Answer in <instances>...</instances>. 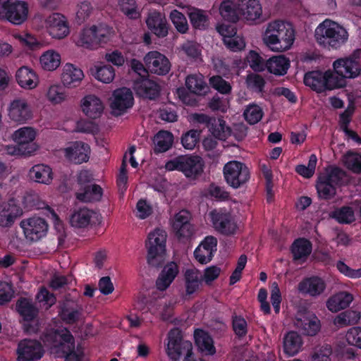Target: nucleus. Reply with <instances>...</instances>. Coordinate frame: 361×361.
Instances as JSON below:
<instances>
[{
    "instance_id": "f257e3e1",
    "label": "nucleus",
    "mask_w": 361,
    "mask_h": 361,
    "mask_svg": "<svg viewBox=\"0 0 361 361\" xmlns=\"http://www.w3.org/2000/svg\"><path fill=\"white\" fill-rule=\"evenodd\" d=\"M113 30L111 20H100L96 24L85 26L78 33L76 46L89 50L104 47L111 41Z\"/></svg>"
},
{
    "instance_id": "f03ea898",
    "label": "nucleus",
    "mask_w": 361,
    "mask_h": 361,
    "mask_svg": "<svg viewBox=\"0 0 361 361\" xmlns=\"http://www.w3.org/2000/svg\"><path fill=\"white\" fill-rule=\"evenodd\" d=\"M43 341L50 348L51 353L65 357V361H82L83 351L80 348L74 349L73 338L67 329L50 331L45 335Z\"/></svg>"
},
{
    "instance_id": "7ed1b4c3",
    "label": "nucleus",
    "mask_w": 361,
    "mask_h": 361,
    "mask_svg": "<svg viewBox=\"0 0 361 361\" xmlns=\"http://www.w3.org/2000/svg\"><path fill=\"white\" fill-rule=\"evenodd\" d=\"M235 4L229 0L224 1L219 7L222 18L228 23H235L239 19V14L247 20L254 21L262 16V9L259 0H234Z\"/></svg>"
},
{
    "instance_id": "20e7f679",
    "label": "nucleus",
    "mask_w": 361,
    "mask_h": 361,
    "mask_svg": "<svg viewBox=\"0 0 361 361\" xmlns=\"http://www.w3.org/2000/svg\"><path fill=\"white\" fill-rule=\"evenodd\" d=\"M295 40V31L290 24L281 20L269 23L263 37L264 44L273 51L289 49Z\"/></svg>"
},
{
    "instance_id": "39448f33",
    "label": "nucleus",
    "mask_w": 361,
    "mask_h": 361,
    "mask_svg": "<svg viewBox=\"0 0 361 361\" xmlns=\"http://www.w3.org/2000/svg\"><path fill=\"white\" fill-rule=\"evenodd\" d=\"M314 37L317 43L328 49H337L348 38L346 30L334 21L326 19L315 29Z\"/></svg>"
},
{
    "instance_id": "423d86ee",
    "label": "nucleus",
    "mask_w": 361,
    "mask_h": 361,
    "mask_svg": "<svg viewBox=\"0 0 361 361\" xmlns=\"http://www.w3.org/2000/svg\"><path fill=\"white\" fill-rule=\"evenodd\" d=\"M346 172L338 166H331L320 173L316 183V189L320 199L329 200L334 197L338 187L343 185Z\"/></svg>"
},
{
    "instance_id": "0eeeda50",
    "label": "nucleus",
    "mask_w": 361,
    "mask_h": 361,
    "mask_svg": "<svg viewBox=\"0 0 361 361\" xmlns=\"http://www.w3.org/2000/svg\"><path fill=\"white\" fill-rule=\"evenodd\" d=\"M167 340L166 352L171 360L177 361L185 355L183 361H197L192 352V343L183 339V331L180 328L171 329L167 334Z\"/></svg>"
},
{
    "instance_id": "6e6552de",
    "label": "nucleus",
    "mask_w": 361,
    "mask_h": 361,
    "mask_svg": "<svg viewBox=\"0 0 361 361\" xmlns=\"http://www.w3.org/2000/svg\"><path fill=\"white\" fill-rule=\"evenodd\" d=\"M166 231L160 228H156L148 234L145 247L149 266L154 268L163 266L166 252Z\"/></svg>"
},
{
    "instance_id": "1a4fd4ad",
    "label": "nucleus",
    "mask_w": 361,
    "mask_h": 361,
    "mask_svg": "<svg viewBox=\"0 0 361 361\" xmlns=\"http://www.w3.org/2000/svg\"><path fill=\"white\" fill-rule=\"evenodd\" d=\"M204 162L202 157L195 155H181L169 160L165 164L167 171H181L185 177L197 179L203 173Z\"/></svg>"
},
{
    "instance_id": "9d476101",
    "label": "nucleus",
    "mask_w": 361,
    "mask_h": 361,
    "mask_svg": "<svg viewBox=\"0 0 361 361\" xmlns=\"http://www.w3.org/2000/svg\"><path fill=\"white\" fill-rule=\"evenodd\" d=\"M35 20L41 23L42 28L52 39H63L71 33L68 18L60 13L54 12L42 17L36 16Z\"/></svg>"
},
{
    "instance_id": "9b49d317",
    "label": "nucleus",
    "mask_w": 361,
    "mask_h": 361,
    "mask_svg": "<svg viewBox=\"0 0 361 361\" xmlns=\"http://www.w3.org/2000/svg\"><path fill=\"white\" fill-rule=\"evenodd\" d=\"M29 14L27 4L21 0H0V20L15 25L24 23Z\"/></svg>"
},
{
    "instance_id": "f8f14e48",
    "label": "nucleus",
    "mask_w": 361,
    "mask_h": 361,
    "mask_svg": "<svg viewBox=\"0 0 361 361\" xmlns=\"http://www.w3.org/2000/svg\"><path fill=\"white\" fill-rule=\"evenodd\" d=\"M223 173L227 184L235 189L246 183L250 178L249 168L245 164L238 161L226 163L224 166Z\"/></svg>"
},
{
    "instance_id": "ddd939ff",
    "label": "nucleus",
    "mask_w": 361,
    "mask_h": 361,
    "mask_svg": "<svg viewBox=\"0 0 361 361\" xmlns=\"http://www.w3.org/2000/svg\"><path fill=\"white\" fill-rule=\"evenodd\" d=\"M360 50L355 51L348 57L339 58L333 63L334 71L344 80L355 78L361 74Z\"/></svg>"
},
{
    "instance_id": "4468645a",
    "label": "nucleus",
    "mask_w": 361,
    "mask_h": 361,
    "mask_svg": "<svg viewBox=\"0 0 361 361\" xmlns=\"http://www.w3.org/2000/svg\"><path fill=\"white\" fill-rule=\"evenodd\" d=\"M6 113L8 118L17 124H24L33 118V111L25 97H15L7 105Z\"/></svg>"
},
{
    "instance_id": "2eb2a0df",
    "label": "nucleus",
    "mask_w": 361,
    "mask_h": 361,
    "mask_svg": "<svg viewBox=\"0 0 361 361\" xmlns=\"http://www.w3.org/2000/svg\"><path fill=\"white\" fill-rule=\"evenodd\" d=\"M209 218L213 228L221 234L231 235L238 228L231 214L223 209H214L209 212Z\"/></svg>"
},
{
    "instance_id": "dca6fc26",
    "label": "nucleus",
    "mask_w": 361,
    "mask_h": 361,
    "mask_svg": "<svg viewBox=\"0 0 361 361\" xmlns=\"http://www.w3.org/2000/svg\"><path fill=\"white\" fill-rule=\"evenodd\" d=\"M132 88L138 97L155 100L160 95L161 87L149 75L133 76Z\"/></svg>"
},
{
    "instance_id": "f3484780",
    "label": "nucleus",
    "mask_w": 361,
    "mask_h": 361,
    "mask_svg": "<svg viewBox=\"0 0 361 361\" xmlns=\"http://www.w3.org/2000/svg\"><path fill=\"white\" fill-rule=\"evenodd\" d=\"M20 226L26 240L29 242H37L41 240L48 231L47 221L39 216H32L22 220Z\"/></svg>"
},
{
    "instance_id": "a211bd4d",
    "label": "nucleus",
    "mask_w": 361,
    "mask_h": 361,
    "mask_svg": "<svg viewBox=\"0 0 361 361\" xmlns=\"http://www.w3.org/2000/svg\"><path fill=\"white\" fill-rule=\"evenodd\" d=\"M37 136V130L35 128L23 126L14 131L12 140L31 157L39 149V145L35 142Z\"/></svg>"
},
{
    "instance_id": "6ab92c4d",
    "label": "nucleus",
    "mask_w": 361,
    "mask_h": 361,
    "mask_svg": "<svg viewBox=\"0 0 361 361\" xmlns=\"http://www.w3.org/2000/svg\"><path fill=\"white\" fill-rule=\"evenodd\" d=\"M80 110L89 119H99L104 114L105 104L97 95L87 94L83 96L79 102Z\"/></svg>"
},
{
    "instance_id": "aec40b11",
    "label": "nucleus",
    "mask_w": 361,
    "mask_h": 361,
    "mask_svg": "<svg viewBox=\"0 0 361 361\" xmlns=\"http://www.w3.org/2000/svg\"><path fill=\"white\" fill-rule=\"evenodd\" d=\"M62 151L68 161L80 164L89 160L91 149L87 143L73 141L68 142Z\"/></svg>"
},
{
    "instance_id": "412c9836",
    "label": "nucleus",
    "mask_w": 361,
    "mask_h": 361,
    "mask_svg": "<svg viewBox=\"0 0 361 361\" xmlns=\"http://www.w3.org/2000/svg\"><path fill=\"white\" fill-rule=\"evenodd\" d=\"M90 73L102 83H111L113 81V53H106L102 60L90 68Z\"/></svg>"
},
{
    "instance_id": "4be33fe9",
    "label": "nucleus",
    "mask_w": 361,
    "mask_h": 361,
    "mask_svg": "<svg viewBox=\"0 0 361 361\" xmlns=\"http://www.w3.org/2000/svg\"><path fill=\"white\" fill-rule=\"evenodd\" d=\"M144 62L149 72L159 75H166L171 70L169 59L157 51H149L144 57Z\"/></svg>"
},
{
    "instance_id": "5701e85b",
    "label": "nucleus",
    "mask_w": 361,
    "mask_h": 361,
    "mask_svg": "<svg viewBox=\"0 0 361 361\" xmlns=\"http://www.w3.org/2000/svg\"><path fill=\"white\" fill-rule=\"evenodd\" d=\"M43 354L41 343L35 340L24 339L18 343V361H35L39 360Z\"/></svg>"
},
{
    "instance_id": "b1692460",
    "label": "nucleus",
    "mask_w": 361,
    "mask_h": 361,
    "mask_svg": "<svg viewBox=\"0 0 361 361\" xmlns=\"http://www.w3.org/2000/svg\"><path fill=\"white\" fill-rule=\"evenodd\" d=\"M61 82L63 87L73 89L79 87L85 78L82 68L72 63L63 65L61 73Z\"/></svg>"
},
{
    "instance_id": "393cba45",
    "label": "nucleus",
    "mask_w": 361,
    "mask_h": 361,
    "mask_svg": "<svg viewBox=\"0 0 361 361\" xmlns=\"http://www.w3.org/2000/svg\"><path fill=\"white\" fill-rule=\"evenodd\" d=\"M217 243L216 237L206 236L194 251L196 260L202 264H206L211 262L217 250Z\"/></svg>"
},
{
    "instance_id": "a878e982",
    "label": "nucleus",
    "mask_w": 361,
    "mask_h": 361,
    "mask_svg": "<svg viewBox=\"0 0 361 361\" xmlns=\"http://www.w3.org/2000/svg\"><path fill=\"white\" fill-rule=\"evenodd\" d=\"M15 79L18 86L25 90L36 89L40 82L37 73L27 66H23L17 69Z\"/></svg>"
},
{
    "instance_id": "bb28decb",
    "label": "nucleus",
    "mask_w": 361,
    "mask_h": 361,
    "mask_svg": "<svg viewBox=\"0 0 361 361\" xmlns=\"http://www.w3.org/2000/svg\"><path fill=\"white\" fill-rule=\"evenodd\" d=\"M190 219L191 214L185 209L175 215L172 227L178 238H189L192 235L194 228Z\"/></svg>"
},
{
    "instance_id": "cd10ccee",
    "label": "nucleus",
    "mask_w": 361,
    "mask_h": 361,
    "mask_svg": "<svg viewBox=\"0 0 361 361\" xmlns=\"http://www.w3.org/2000/svg\"><path fill=\"white\" fill-rule=\"evenodd\" d=\"M295 326L301 334L305 336H315L320 330L321 324L319 319L314 314H299L295 319Z\"/></svg>"
},
{
    "instance_id": "c85d7f7f",
    "label": "nucleus",
    "mask_w": 361,
    "mask_h": 361,
    "mask_svg": "<svg viewBox=\"0 0 361 361\" xmlns=\"http://www.w3.org/2000/svg\"><path fill=\"white\" fill-rule=\"evenodd\" d=\"M326 284L323 279L312 276L303 279L298 285L300 293L312 297H317L325 290Z\"/></svg>"
},
{
    "instance_id": "c756f323",
    "label": "nucleus",
    "mask_w": 361,
    "mask_h": 361,
    "mask_svg": "<svg viewBox=\"0 0 361 361\" xmlns=\"http://www.w3.org/2000/svg\"><path fill=\"white\" fill-rule=\"evenodd\" d=\"M134 104V97L131 90L123 87L114 90V117L127 112Z\"/></svg>"
},
{
    "instance_id": "7c9ffc66",
    "label": "nucleus",
    "mask_w": 361,
    "mask_h": 361,
    "mask_svg": "<svg viewBox=\"0 0 361 361\" xmlns=\"http://www.w3.org/2000/svg\"><path fill=\"white\" fill-rule=\"evenodd\" d=\"M23 214L21 208L15 200L4 202L0 207V226L11 227L15 221Z\"/></svg>"
},
{
    "instance_id": "2f4dec72",
    "label": "nucleus",
    "mask_w": 361,
    "mask_h": 361,
    "mask_svg": "<svg viewBox=\"0 0 361 361\" xmlns=\"http://www.w3.org/2000/svg\"><path fill=\"white\" fill-rule=\"evenodd\" d=\"M94 215L95 213L87 207L76 208L70 215L69 223L75 229L86 228L90 225Z\"/></svg>"
},
{
    "instance_id": "473e14b6",
    "label": "nucleus",
    "mask_w": 361,
    "mask_h": 361,
    "mask_svg": "<svg viewBox=\"0 0 361 361\" xmlns=\"http://www.w3.org/2000/svg\"><path fill=\"white\" fill-rule=\"evenodd\" d=\"M146 24L152 33L158 37H164L168 35L166 20L160 12L157 11L149 12Z\"/></svg>"
},
{
    "instance_id": "72a5a7b5",
    "label": "nucleus",
    "mask_w": 361,
    "mask_h": 361,
    "mask_svg": "<svg viewBox=\"0 0 361 361\" xmlns=\"http://www.w3.org/2000/svg\"><path fill=\"white\" fill-rule=\"evenodd\" d=\"M61 64V55L56 49H49L43 51L39 58V67L44 71L53 72Z\"/></svg>"
},
{
    "instance_id": "f704fd0d",
    "label": "nucleus",
    "mask_w": 361,
    "mask_h": 361,
    "mask_svg": "<svg viewBox=\"0 0 361 361\" xmlns=\"http://www.w3.org/2000/svg\"><path fill=\"white\" fill-rule=\"evenodd\" d=\"M354 299L348 291H339L331 295L326 301V307L331 312H338L348 307Z\"/></svg>"
},
{
    "instance_id": "c9c22d12",
    "label": "nucleus",
    "mask_w": 361,
    "mask_h": 361,
    "mask_svg": "<svg viewBox=\"0 0 361 361\" xmlns=\"http://www.w3.org/2000/svg\"><path fill=\"white\" fill-rule=\"evenodd\" d=\"M195 345L198 350L204 355H213L216 353L214 341L208 332L202 329H196L194 332Z\"/></svg>"
},
{
    "instance_id": "e433bc0d",
    "label": "nucleus",
    "mask_w": 361,
    "mask_h": 361,
    "mask_svg": "<svg viewBox=\"0 0 361 361\" xmlns=\"http://www.w3.org/2000/svg\"><path fill=\"white\" fill-rule=\"evenodd\" d=\"M28 176L30 180L44 185H50L54 179L51 168L43 164L33 166L30 169Z\"/></svg>"
},
{
    "instance_id": "4c0bfd02",
    "label": "nucleus",
    "mask_w": 361,
    "mask_h": 361,
    "mask_svg": "<svg viewBox=\"0 0 361 361\" xmlns=\"http://www.w3.org/2000/svg\"><path fill=\"white\" fill-rule=\"evenodd\" d=\"M157 290L140 292L135 298L134 308L142 314L150 312L156 306L157 299Z\"/></svg>"
},
{
    "instance_id": "58836bf2",
    "label": "nucleus",
    "mask_w": 361,
    "mask_h": 361,
    "mask_svg": "<svg viewBox=\"0 0 361 361\" xmlns=\"http://www.w3.org/2000/svg\"><path fill=\"white\" fill-rule=\"evenodd\" d=\"M178 267L176 263L171 262L164 266L158 279L156 286L159 290H165L173 282L178 274Z\"/></svg>"
},
{
    "instance_id": "ea45409f",
    "label": "nucleus",
    "mask_w": 361,
    "mask_h": 361,
    "mask_svg": "<svg viewBox=\"0 0 361 361\" xmlns=\"http://www.w3.org/2000/svg\"><path fill=\"white\" fill-rule=\"evenodd\" d=\"M267 71L276 75H284L290 67V60L284 55L270 57L265 63Z\"/></svg>"
},
{
    "instance_id": "a19ab883",
    "label": "nucleus",
    "mask_w": 361,
    "mask_h": 361,
    "mask_svg": "<svg viewBox=\"0 0 361 361\" xmlns=\"http://www.w3.org/2000/svg\"><path fill=\"white\" fill-rule=\"evenodd\" d=\"M325 72L309 71L305 74L304 84L312 90L321 93L325 91Z\"/></svg>"
},
{
    "instance_id": "79ce46f5",
    "label": "nucleus",
    "mask_w": 361,
    "mask_h": 361,
    "mask_svg": "<svg viewBox=\"0 0 361 361\" xmlns=\"http://www.w3.org/2000/svg\"><path fill=\"white\" fill-rule=\"evenodd\" d=\"M44 97L51 105H59L68 100V92L59 85L54 83L47 87Z\"/></svg>"
},
{
    "instance_id": "37998d69",
    "label": "nucleus",
    "mask_w": 361,
    "mask_h": 361,
    "mask_svg": "<svg viewBox=\"0 0 361 361\" xmlns=\"http://www.w3.org/2000/svg\"><path fill=\"white\" fill-rule=\"evenodd\" d=\"M290 250L294 260L305 259L312 252V244L307 238H299L294 240Z\"/></svg>"
},
{
    "instance_id": "c03bdc74",
    "label": "nucleus",
    "mask_w": 361,
    "mask_h": 361,
    "mask_svg": "<svg viewBox=\"0 0 361 361\" xmlns=\"http://www.w3.org/2000/svg\"><path fill=\"white\" fill-rule=\"evenodd\" d=\"M302 345V338L295 331L288 332L283 338V351L288 356L297 354Z\"/></svg>"
},
{
    "instance_id": "a18cd8bd",
    "label": "nucleus",
    "mask_w": 361,
    "mask_h": 361,
    "mask_svg": "<svg viewBox=\"0 0 361 361\" xmlns=\"http://www.w3.org/2000/svg\"><path fill=\"white\" fill-rule=\"evenodd\" d=\"M173 134L167 130H160L154 137V152L155 154L165 152L172 146Z\"/></svg>"
},
{
    "instance_id": "49530a36",
    "label": "nucleus",
    "mask_w": 361,
    "mask_h": 361,
    "mask_svg": "<svg viewBox=\"0 0 361 361\" xmlns=\"http://www.w3.org/2000/svg\"><path fill=\"white\" fill-rule=\"evenodd\" d=\"M102 189L98 185H90L81 188L77 193V198L82 202H90L98 201L102 198Z\"/></svg>"
},
{
    "instance_id": "de8ad7c7",
    "label": "nucleus",
    "mask_w": 361,
    "mask_h": 361,
    "mask_svg": "<svg viewBox=\"0 0 361 361\" xmlns=\"http://www.w3.org/2000/svg\"><path fill=\"white\" fill-rule=\"evenodd\" d=\"M188 16L190 23L195 29L202 30L209 26V16L203 10L192 8L189 9Z\"/></svg>"
},
{
    "instance_id": "09e8293b",
    "label": "nucleus",
    "mask_w": 361,
    "mask_h": 361,
    "mask_svg": "<svg viewBox=\"0 0 361 361\" xmlns=\"http://www.w3.org/2000/svg\"><path fill=\"white\" fill-rule=\"evenodd\" d=\"M202 279L196 269H187L185 273L186 295H190L197 291L202 285Z\"/></svg>"
},
{
    "instance_id": "8fccbe9b",
    "label": "nucleus",
    "mask_w": 361,
    "mask_h": 361,
    "mask_svg": "<svg viewBox=\"0 0 361 361\" xmlns=\"http://www.w3.org/2000/svg\"><path fill=\"white\" fill-rule=\"evenodd\" d=\"M331 216L341 224H350L355 220L354 210L350 206L336 208L331 212Z\"/></svg>"
},
{
    "instance_id": "3c124183",
    "label": "nucleus",
    "mask_w": 361,
    "mask_h": 361,
    "mask_svg": "<svg viewBox=\"0 0 361 361\" xmlns=\"http://www.w3.org/2000/svg\"><path fill=\"white\" fill-rule=\"evenodd\" d=\"M17 310L25 321L33 320L37 315L38 310L32 302L26 298H22L18 301Z\"/></svg>"
},
{
    "instance_id": "603ef678",
    "label": "nucleus",
    "mask_w": 361,
    "mask_h": 361,
    "mask_svg": "<svg viewBox=\"0 0 361 361\" xmlns=\"http://www.w3.org/2000/svg\"><path fill=\"white\" fill-rule=\"evenodd\" d=\"M89 118H80L75 122L74 131L85 134L96 135L99 133L100 128L97 123Z\"/></svg>"
},
{
    "instance_id": "864d4df0",
    "label": "nucleus",
    "mask_w": 361,
    "mask_h": 361,
    "mask_svg": "<svg viewBox=\"0 0 361 361\" xmlns=\"http://www.w3.org/2000/svg\"><path fill=\"white\" fill-rule=\"evenodd\" d=\"M185 85L188 90L195 94H202L206 92L207 87L202 76L196 75H190L186 78Z\"/></svg>"
},
{
    "instance_id": "5fc2aeb1",
    "label": "nucleus",
    "mask_w": 361,
    "mask_h": 361,
    "mask_svg": "<svg viewBox=\"0 0 361 361\" xmlns=\"http://www.w3.org/2000/svg\"><path fill=\"white\" fill-rule=\"evenodd\" d=\"M211 134L217 139L225 140L230 134V128L226 126V122L221 118H214L209 128Z\"/></svg>"
},
{
    "instance_id": "6e6d98bb",
    "label": "nucleus",
    "mask_w": 361,
    "mask_h": 361,
    "mask_svg": "<svg viewBox=\"0 0 361 361\" xmlns=\"http://www.w3.org/2000/svg\"><path fill=\"white\" fill-rule=\"evenodd\" d=\"M13 37L19 41V42L25 47L30 50L34 51L39 49L42 47V44L37 38L29 32L25 34L14 33Z\"/></svg>"
},
{
    "instance_id": "4d7b16f0",
    "label": "nucleus",
    "mask_w": 361,
    "mask_h": 361,
    "mask_svg": "<svg viewBox=\"0 0 361 361\" xmlns=\"http://www.w3.org/2000/svg\"><path fill=\"white\" fill-rule=\"evenodd\" d=\"M360 319V313L355 310H346L338 314L334 319V324L341 326L353 325Z\"/></svg>"
},
{
    "instance_id": "13d9d810",
    "label": "nucleus",
    "mask_w": 361,
    "mask_h": 361,
    "mask_svg": "<svg viewBox=\"0 0 361 361\" xmlns=\"http://www.w3.org/2000/svg\"><path fill=\"white\" fill-rule=\"evenodd\" d=\"M345 167L354 173L361 174V154L352 151L347 152L343 156Z\"/></svg>"
},
{
    "instance_id": "bf43d9fd",
    "label": "nucleus",
    "mask_w": 361,
    "mask_h": 361,
    "mask_svg": "<svg viewBox=\"0 0 361 361\" xmlns=\"http://www.w3.org/2000/svg\"><path fill=\"white\" fill-rule=\"evenodd\" d=\"M120 10L130 19L135 20L140 17L135 0H118Z\"/></svg>"
},
{
    "instance_id": "052dcab7",
    "label": "nucleus",
    "mask_w": 361,
    "mask_h": 361,
    "mask_svg": "<svg viewBox=\"0 0 361 361\" xmlns=\"http://www.w3.org/2000/svg\"><path fill=\"white\" fill-rule=\"evenodd\" d=\"M325 91L343 87L345 85V80L337 75L336 71H325Z\"/></svg>"
},
{
    "instance_id": "680f3d73",
    "label": "nucleus",
    "mask_w": 361,
    "mask_h": 361,
    "mask_svg": "<svg viewBox=\"0 0 361 361\" xmlns=\"http://www.w3.org/2000/svg\"><path fill=\"white\" fill-rule=\"evenodd\" d=\"M263 114L262 108L256 104H250L243 113L245 121L250 125L257 123L262 119Z\"/></svg>"
},
{
    "instance_id": "e2e57ef3",
    "label": "nucleus",
    "mask_w": 361,
    "mask_h": 361,
    "mask_svg": "<svg viewBox=\"0 0 361 361\" xmlns=\"http://www.w3.org/2000/svg\"><path fill=\"white\" fill-rule=\"evenodd\" d=\"M128 171H127V164H126V154L123 155L122 163L119 169L118 174L116 178V185L118 187V192L123 195L128 188Z\"/></svg>"
},
{
    "instance_id": "0e129e2a",
    "label": "nucleus",
    "mask_w": 361,
    "mask_h": 361,
    "mask_svg": "<svg viewBox=\"0 0 361 361\" xmlns=\"http://www.w3.org/2000/svg\"><path fill=\"white\" fill-rule=\"evenodd\" d=\"M201 131L197 130H190L181 137V144L185 149H193L200 140Z\"/></svg>"
},
{
    "instance_id": "69168bd1",
    "label": "nucleus",
    "mask_w": 361,
    "mask_h": 361,
    "mask_svg": "<svg viewBox=\"0 0 361 361\" xmlns=\"http://www.w3.org/2000/svg\"><path fill=\"white\" fill-rule=\"evenodd\" d=\"M170 18L176 30L180 33H185L188 30V24L185 16L177 10H173Z\"/></svg>"
},
{
    "instance_id": "338daca9",
    "label": "nucleus",
    "mask_w": 361,
    "mask_h": 361,
    "mask_svg": "<svg viewBox=\"0 0 361 361\" xmlns=\"http://www.w3.org/2000/svg\"><path fill=\"white\" fill-rule=\"evenodd\" d=\"M232 328L235 334L243 338L247 334V323L242 316L232 315Z\"/></svg>"
},
{
    "instance_id": "774afa93",
    "label": "nucleus",
    "mask_w": 361,
    "mask_h": 361,
    "mask_svg": "<svg viewBox=\"0 0 361 361\" xmlns=\"http://www.w3.org/2000/svg\"><path fill=\"white\" fill-rule=\"evenodd\" d=\"M246 82L247 87L255 92L262 93L266 85L264 78L259 74H250L247 76Z\"/></svg>"
}]
</instances>
